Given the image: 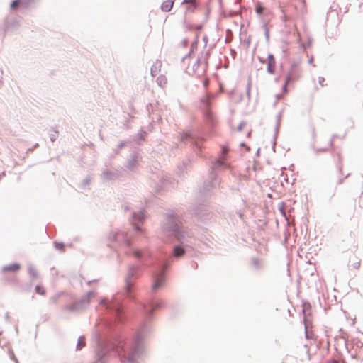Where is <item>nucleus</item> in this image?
Returning a JSON list of instances; mask_svg holds the SVG:
<instances>
[{
    "mask_svg": "<svg viewBox=\"0 0 363 363\" xmlns=\"http://www.w3.org/2000/svg\"><path fill=\"white\" fill-rule=\"evenodd\" d=\"M188 43H189V41H188V40H187V39H184V40H183V45H184V46H187V45H188Z\"/></svg>",
    "mask_w": 363,
    "mask_h": 363,
    "instance_id": "ea45409f",
    "label": "nucleus"
},
{
    "mask_svg": "<svg viewBox=\"0 0 363 363\" xmlns=\"http://www.w3.org/2000/svg\"><path fill=\"white\" fill-rule=\"evenodd\" d=\"M260 62L265 63L266 60H262L260 57H259ZM267 72L270 74H273L275 73L276 70V60L273 54L269 53L267 55Z\"/></svg>",
    "mask_w": 363,
    "mask_h": 363,
    "instance_id": "0eeeda50",
    "label": "nucleus"
},
{
    "mask_svg": "<svg viewBox=\"0 0 363 363\" xmlns=\"http://www.w3.org/2000/svg\"><path fill=\"white\" fill-rule=\"evenodd\" d=\"M252 267L255 270H261L264 267V262L262 260H261L257 257H252Z\"/></svg>",
    "mask_w": 363,
    "mask_h": 363,
    "instance_id": "ddd939ff",
    "label": "nucleus"
},
{
    "mask_svg": "<svg viewBox=\"0 0 363 363\" xmlns=\"http://www.w3.org/2000/svg\"><path fill=\"white\" fill-rule=\"evenodd\" d=\"M255 10L258 15H262L264 12V7L262 5H256Z\"/></svg>",
    "mask_w": 363,
    "mask_h": 363,
    "instance_id": "412c9836",
    "label": "nucleus"
},
{
    "mask_svg": "<svg viewBox=\"0 0 363 363\" xmlns=\"http://www.w3.org/2000/svg\"><path fill=\"white\" fill-rule=\"evenodd\" d=\"M275 81L277 82L279 81V78H278V77H277V78H276V79H275Z\"/></svg>",
    "mask_w": 363,
    "mask_h": 363,
    "instance_id": "6e6d98bb",
    "label": "nucleus"
},
{
    "mask_svg": "<svg viewBox=\"0 0 363 363\" xmlns=\"http://www.w3.org/2000/svg\"><path fill=\"white\" fill-rule=\"evenodd\" d=\"M177 184V182L171 177L167 174L162 175V178H160V191H168L172 189H174Z\"/></svg>",
    "mask_w": 363,
    "mask_h": 363,
    "instance_id": "423d86ee",
    "label": "nucleus"
},
{
    "mask_svg": "<svg viewBox=\"0 0 363 363\" xmlns=\"http://www.w3.org/2000/svg\"><path fill=\"white\" fill-rule=\"evenodd\" d=\"M313 62V57H311L309 60H308V64H312Z\"/></svg>",
    "mask_w": 363,
    "mask_h": 363,
    "instance_id": "79ce46f5",
    "label": "nucleus"
},
{
    "mask_svg": "<svg viewBox=\"0 0 363 363\" xmlns=\"http://www.w3.org/2000/svg\"><path fill=\"white\" fill-rule=\"evenodd\" d=\"M259 152H260V148H258L257 152H256V156L257 157H259Z\"/></svg>",
    "mask_w": 363,
    "mask_h": 363,
    "instance_id": "c03bdc74",
    "label": "nucleus"
},
{
    "mask_svg": "<svg viewBox=\"0 0 363 363\" xmlns=\"http://www.w3.org/2000/svg\"><path fill=\"white\" fill-rule=\"evenodd\" d=\"M240 214V217L242 218V213H239Z\"/></svg>",
    "mask_w": 363,
    "mask_h": 363,
    "instance_id": "5fc2aeb1",
    "label": "nucleus"
},
{
    "mask_svg": "<svg viewBox=\"0 0 363 363\" xmlns=\"http://www.w3.org/2000/svg\"><path fill=\"white\" fill-rule=\"evenodd\" d=\"M20 268H21L20 264L15 263V264H11L4 266L3 267V271L4 272H18L20 269Z\"/></svg>",
    "mask_w": 363,
    "mask_h": 363,
    "instance_id": "4468645a",
    "label": "nucleus"
},
{
    "mask_svg": "<svg viewBox=\"0 0 363 363\" xmlns=\"http://www.w3.org/2000/svg\"><path fill=\"white\" fill-rule=\"evenodd\" d=\"M201 106H203V108H205L206 109V117H208L209 119H211L212 116H211V113L209 110V107L211 105L210 99L208 97L201 99Z\"/></svg>",
    "mask_w": 363,
    "mask_h": 363,
    "instance_id": "1a4fd4ad",
    "label": "nucleus"
},
{
    "mask_svg": "<svg viewBox=\"0 0 363 363\" xmlns=\"http://www.w3.org/2000/svg\"><path fill=\"white\" fill-rule=\"evenodd\" d=\"M209 56H210V53H209V52H207L206 53V57L204 58V63H205L206 67L208 66V58L209 57Z\"/></svg>",
    "mask_w": 363,
    "mask_h": 363,
    "instance_id": "2f4dec72",
    "label": "nucleus"
},
{
    "mask_svg": "<svg viewBox=\"0 0 363 363\" xmlns=\"http://www.w3.org/2000/svg\"><path fill=\"white\" fill-rule=\"evenodd\" d=\"M305 337L307 340H311L313 338V333H310L308 330H305Z\"/></svg>",
    "mask_w": 363,
    "mask_h": 363,
    "instance_id": "bb28decb",
    "label": "nucleus"
},
{
    "mask_svg": "<svg viewBox=\"0 0 363 363\" xmlns=\"http://www.w3.org/2000/svg\"><path fill=\"white\" fill-rule=\"evenodd\" d=\"M289 84H292L291 82H287L286 81V78H285V81H284V83L282 86V91L284 93H287L288 92V89H287V85Z\"/></svg>",
    "mask_w": 363,
    "mask_h": 363,
    "instance_id": "4be33fe9",
    "label": "nucleus"
},
{
    "mask_svg": "<svg viewBox=\"0 0 363 363\" xmlns=\"http://www.w3.org/2000/svg\"><path fill=\"white\" fill-rule=\"evenodd\" d=\"M242 99V94H240V101H241Z\"/></svg>",
    "mask_w": 363,
    "mask_h": 363,
    "instance_id": "864d4df0",
    "label": "nucleus"
},
{
    "mask_svg": "<svg viewBox=\"0 0 363 363\" xmlns=\"http://www.w3.org/2000/svg\"><path fill=\"white\" fill-rule=\"evenodd\" d=\"M311 147L316 154H318L320 152H326L328 150V147L316 148L315 147L313 144L311 145Z\"/></svg>",
    "mask_w": 363,
    "mask_h": 363,
    "instance_id": "6ab92c4d",
    "label": "nucleus"
},
{
    "mask_svg": "<svg viewBox=\"0 0 363 363\" xmlns=\"http://www.w3.org/2000/svg\"><path fill=\"white\" fill-rule=\"evenodd\" d=\"M307 354H308V359H311V354H310V352H309V350H307Z\"/></svg>",
    "mask_w": 363,
    "mask_h": 363,
    "instance_id": "a18cd8bd",
    "label": "nucleus"
},
{
    "mask_svg": "<svg viewBox=\"0 0 363 363\" xmlns=\"http://www.w3.org/2000/svg\"><path fill=\"white\" fill-rule=\"evenodd\" d=\"M313 138L315 137V128H313Z\"/></svg>",
    "mask_w": 363,
    "mask_h": 363,
    "instance_id": "09e8293b",
    "label": "nucleus"
},
{
    "mask_svg": "<svg viewBox=\"0 0 363 363\" xmlns=\"http://www.w3.org/2000/svg\"><path fill=\"white\" fill-rule=\"evenodd\" d=\"M336 137H337V135H333L332 136V138H331V139H333V140H334V138H336Z\"/></svg>",
    "mask_w": 363,
    "mask_h": 363,
    "instance_id": "3c124183",
    "label": "nucleus"
},
{
    "mask_svg": "<svg viewBox=\"0 0 363 363\" xmlns=\"http://www.w3.org/2000/svg\"><path fill=\"white\" fill-rule=\"evenodd\" d=\"M263 28H264V35H265L266 40H267V41H269V28H268L267 22H264Z\"/></svg>",
    "mask_w": 363,
    "mask_h": 363,
    "instance_id": "dca6fc26",
    "label": "nucleus"
},
{
    "mask_svg": "<svg viewBox=\"0 0 363 363\" xmlns=\"http://www.w3.org/2000/svg\"><path fill=\"white\" fill-rule=\"evenodd\" d=\"M160 123H162V118L161 117L160 118Z\"/></svg>",
    "mask_w": 363,
    "mask_h": 363,
    "instance_id": "bf43d9fd",
    "label": "nucleus"
},
{
    "mask_svg": "<svg viewBox=\"0 0 363 363\" xmlns=\"http://www.w3.org/2000/svg\"><path fill=\"white\" fill-rule=\"evenodd\" d=\"M35 291H36V293H38L40 295H45V289L43 286H40V285L36 286Z\"/></svg>",
    "mask_w": 363,
    "mask_h": 363,
    "instance_id": "aec40b11",
    "label": "nucleus"
},
{
    "mask_svg": "<svg viewBox=\"0 0 363 363\" xmlns=\"http://www.w3.org/2000/svg\"><path fill=\"white\" fill-rule=\"evenodd\" d=\"M20 4V0H14L11 4V9H16L18 6Z\"/></svg>",
    "mask_w": 363,
    "mask_h": 363,
    "instance_id": "393cba45",
    "label": "nucleus"
},
{
    "mask_svg": "<svg viewBox=\"0 0 363 363\" xmlns=\"http://www.w3.org/2000/svg\"><path fill=\"white\" fill-rule=\"evenodd\" d=\"M329 145H330V147H333V139H331V140H330V142H329Z\"/></svg>",
    "mask_w": 363,
    "mask_h": 363,
    "instance_id": "37998d69",
    "label": "nucleus"
},
{
    "mask_svg": "<svg viewBox=\"0 0 363 363\" xmlns=\"http://www.w3.org/2000/svg\"><path fill=\"white\" fill-rule=\"evenodd\" d=\"M350 174H347L345 177L343 178H340L337 181V185H340L342 184L344 181H345V179H347L350 177Z\"/></svg>",
    "mask_w": 363,
    "mask_h": 363,
    "instance_id": "cd10ccee",
    "label": "nucleus"
},
{
    "mask_svg": "<svg viewBox=\"0 0 363 363\" xmlns=\"http://www.w3.org/2000/svg\"><path fill=\"white\" fill-rule=\"evenodd\" d=\"M245 125H246L245 121H241L240 123V124L238 125V128H237L238 130L242 131Z\"/></svg>",
    "mask_w": 363,
    "mask_h": 363,
    "instance_id": "c756f323",
    "label": "nucleus"
},
{
    "mask_svg": "<svg viewBox=\"0 0 363 363\" xmlns=\"http://www.w3.org/2000/svg\"><path fill=\"white\" fill-rule=\"evenodd\" d=\"M311 310V304L309 303L307 305H305L303 307L302 313L303 315V321L304 323L305 330H309V328H312V321L308 318V315L310 314V312L308 313V311Z\"/></svg>",
    "mask_w": 363,
    "mask_h": 363,
    "instance_id": "6e6552de",
    "label": "nucleus"
},
{
    "mask_svg": "<svg viewBox=\"0 0 363 363\" xmlns=\"http://www.w3.org/2000/svg\"><path fill=\"white\" fill-rule=\"evenodd\" d=\"M229 147L228 145H222L218 157L211 161V165L209 169V179L204 182L202 189L200 191L201 194L204 196H208L211 194L213 190L220 184L217 177L216 170L219 169H230V164L228 162V152Z\"/></svg>",
    "mask_w": 363,
    "mask_h": 363,
    "instance_id": "f03ea898",
    "label": "nucleus"
},
{
    "mask_svg": "<svg viewBox=\"0 0 363 363\" xmlns=\"http://www.w3.org/2000/svg\"><path fill=\"white\" fill-rule=\"evenodd\" d=\"M191 162L192 161L190 158H186V160H184L182 161V163L179 164L177 167L179 173H184L187 170L188 167L191 164Z\"/></svg>",
    "mask_w": 363,
    "mask_h": 363,
    "instance_id": "9b49d317",
    "label": "nucleus"
},
{
    "mask_svg": "<svg viewBox=\"0 0 363 363\" xmlns=\"http://www.w3.org/2000/svg\"><path fill=\"white\" fill-rule=\"evenodd\" d=\"M135 230H140V228H139V227L138 225L135 226Z\"/></svg>",
    "mask_w": 363,
    "mask_h": 363,
    "instance_id": "603ef678",
    "label": "nucleus"
},
{
    "mask_svg": "<svg viewBox=\"0 0 363 363\" xmlns=\"http://www.w3.org/2000/svg\"><path fill=\"white\" fill-rule=\"evenodd\" d=\"M244 43L246 45V47L248 48L250 45V38H248L247 39L245 40Z\"/></svg>",
    "mask_w": 363,
    "mask_h": 363,
    "instance_id": "c9c22d12",
    "label": "nucleus"
},
{
    "mask_svg": "<svg viewBox=\"0 0 363 363\" xmlns=\"http://www.w3.org/2000/svg\"><path fill=\"white\" fill-rule=\"evenodd\" d=\"M201 58L199 57L197 58L196 62L194 64L193 70L194 72L197 70L198 67H199V65L201 64Z\"/></svg>",
    "mask_w": 363,
    "mask_h": 363,
    "instance_id": "5701e85b",
    "label": "nucleus"
},
{
    "mask_svg": "<svg viewBox=\"0 0 363 363\" xmlns=\"http://www.w3.org/2000/svg\"><path fill=\"white\" fill-rule=\"evenodd\" d=\"M325 82V78L323 77H318V82L322 86H324L323 82Z\"/></svg>",
    "mask_w": 363,
    "mask_h": 363,
    "instance_id": "72a5a7b5",
    "label": "nucleus"
},
{
    "mask_svg": "<svg viewBox=\"0 0 363 363\" xmlns=\"http://www.w3.org/2000/svg\"><path fill=\"white\" fill-rule=\"evenodd\" d=\"M158 283H159V280H158V279H156V280H155V283H154V284H153V288H154V289H156V288H157Z\"/></svg>",
    "mask_w": 363,
    "mask_h": 363,
    "instance_id": "58836bf2",
    "label": "nucleus"
},
{
    "mask_svg": "<svg viewBox=\"0 0 363 363\" xmlns=\"http://www.w3.org/2000/svg\"><path fill=\"white\" fill-rule=\"evenodd\" d=\"M55 247L60 250L62 251L64 250V245L62 243H56Z\"/></svg>",
    "mask_w": 363,
    "mask_h": 363,
    "instance_id": "473e14b6",
    "label": "nucleus"
},
{
    "mask_svg": "<svg viewBox=\"0 0 363 363\" xmlns=\"http://www.w3.org/2000/svg\"><path fill=\"white\" fill-rule=\"evenodd\" d=\"M281 117H282V112L281 111V112H279L277 115V117H276L277 124H276V127H275V129H274V132H275L274 138V141H276L277 135H278V133H279V127H280V124H281ZM275 143L276 142H274L273 145H272V149L274 150L275 149Z\"/></svg>",
    "mask_w": 363,
    "mask_h": 363,
    "instance_id": "f8f14e48",
    "label": "nucleus"
},
{
    "mask_svg": "<svg viewBox=\"0 0 363 363\" xmlns=\"http://www.w3.org/2000/svg\"><path fill=\"white\" fill-rule=\"evenodd\" d=\"M240 146L241 147H245L247 150H250V147L248 145H247L244 142L240 143Z\"/></svg>",
    "mask_w": 363,
    "mask_h": 363,
    "instance_id": "4c0bfd02",
    "label": "nucleus"
},
{
    "mask_svg": "<svg viewBox=\"0 0 363 363\" xmlns=\"http://www.w3.org/2000/svg\"><path fill=\"white\" fill-rule=\"evenodd\" d=\"M160 308H161L162 307V301H160Z\"/></svg>",
    "mask_w": 363,
    "mask_h": 363,
    "instance_id": "13d9d810",
    "label": "nucleus"
},
{
    "mask_svg": "<svg viewBox=\"0 0 363 363\" xmlns=\"http://www.w3.org/2000/svg\"><path fill=\"white\" fill-rule=\"evenodd\" d=\"M353 267L355 269H359V267H360V262H357L354 263Z\"/></svg>",
    "mask_w": 363,
    "mask_h": 363,
    "instance_id": "e433bc0d",
    "label": "nucleus"
},
{
    "mask_svg": "<svg viewBox=\"0 0 363 363\" xmlns=\"http://www.w3.org/2000/svg\"><path fill=\"white\" fill-rule=\"evenodd\" d=\"M203 40L205 42V43L206 44L207 42H208V37L206 35H204L203 37Z\"/></svg>",
    "mask_w": 363,
    "mask_h": 363,
    "instance_id": "a19ab883",
    "label": "nucleus"
},
{
    "mask_svg": "<svg viewBox=\"0 0 363 363\" xmlns=\"http://www.w3.org/2000/svg\"><path fill=\"white\" fill-rule=\"evenodd\" d=\"M338 160H339V164L337 166L338 172L340 174H342V157L340 153H337Z\"/></svg>",
    "mask_w": 363,
    "mask_h": 363,
    "instance_id": "a211bd4d",
    "label": "nucleus"
},
{
    "mask_svg": "<svg viewBox=\"0 0 363 363\" xmlns=\"http://www.w3.org/2000/svg\"><path fill=\"white\" fill-rule=\"evenodd\" d=\"M143 218H144V216H143V213H140L138 215V218H137V219H138L139 221H142V220H143Z\"/></svg>",
    "mask_w": 363,
    "mask_h": 363,
    "instance_id": "f704fd0d",
    "label": "nucleus"
},
{
    "mask_svg": "<svg viewBox=\"0 0 363 363\" xmlns=\"http://www.w3.org/2000/svg\"><path fill=\"white\" fill-rule=\"evenodd\" d=\"M85 346V339L82 337H79L78 340V343L77 345V350H81L82 347Z\"/></svg>",
    "mask_w": 363,
    "mask_h": 363,
    "instance_id": "f3484780",
    "label": "nucleus"
},
{
    "mask_svg": "<svg viewBox=\"0 0 363 363\" xmlns=\"http://www.w3.org/2000/svg\"><path fill=\"white\" fill-rule=\"evenodd\" d=\"M135 257H139L140 256V252H135Z\"/></svg>",
    "mask_w": 363,
    "mask_h": 363,
    "instance_id": "49530a36",
    "label": "nucleus"
},
{
    "mask_svg": "<svg viewBox=\"0 0 363 363\" xmlns=\"http://www.w3.org/2000/svg\"><path fill=\"white\" fill-rule=\"evenodd\" d=\"M127 291H128V292H130V286L129 284H128V286H127Z\"/></svg>",
    "mask_w": 363,
    "mask_h": 363,
    "instance_id": "de8ad7c7",
    "label": "nucleus"
},
{
    "mask_svg": "<svg viewBox=\"0 0 363 363\" xmlns=\"http://www.w3.org/2000/svg\"><path fill=\"white\" fill-rule=\"evenodd\" d=\"M250 87H251V81L250 79L248 83H247V89H246V94H247V96L249 99H250Z\"/></svg>",
    "mask_w": 363,
    "mask_h": 363,
    "instance_id": "a878e982",
    "label": "nucleus"
},
{
    "mask_svg": "<svg viewBox=\"0 0 363 363\" xmlns=\"http://www.w3.org/2000/svg\"><path fill=\"white\" fill-rule=\"evenodd\" d=\"M311 43V40H308V44L310 45Z\"/></svg>",
    "mask_w": 363,
    "mask_h": 363,
    "instance_id": "4d7b16f0",
    "label": "nucleus"
},
{
    "mask_svg": "<svg viewBox=\"0 0 363 363\" xmlns=\"http://www.w3.org/2000/svg\"><path fill=\"white\" fill-rule=\"evenodd\" d=\"M184 25L189 30H191L194 28V26L193 25H191V24H189L186 23V19H184Z\"/></svg>",
    "mask_w": 363,
    "mask_h": 363,
    "instance_id": "c85d7f7f",
    "label": "nucleus"
},
{
    "mask_svg": "<svg viewBox=\"0 0 363 363\" xmlns=\"http://www.w3.org/2000/svg\"><path fill=\"white\" fill-rule=\"evenodd\" d=\"M250 134H251V130H250V131L247 133V137H250Z\"/></svg>",
    "mask_w": 363,
    "mask_h": 363,
    "instance_id": "8fccbe9b",
    "label": "nucleus"
},
{
    "mask_svg": "<svg viewBox=\"0 0 363 363\" xmlns=\"http://www.w3.org/2000/svg\"><path fill=\"white\" fill-rule=\"evenodd\" d=\"M300 63H301L300 59L294 60L291 62L290 69L285 77V78H286L287 82H291L292 83H294L300 78V73H301Z\"/></svg>",
    "mask_w": 363,
    "mask_h": 363,
    "instance_id": "20e7f679",
    "label": "nucleus"
},
{
    "mask_svg": "<svg viewBox=\"0 0 363 363\" xmlns=\"http://www.w3.org/2000/svg\"><path fill=\"white\" fill-rule=\"evenodd\" d=\"M198 35H196V39L191 43L190 51L188 54H186L183 58L182 60L184 61L186 58L189 57L192 53L194 52V51L197 49L198 45Z\"/></svg>",
    "mask_w": 363,
    "mask_h": 363,
    "instance_id": "2eb2a0df",
    "label": "nucleus"
},
{
    "mask_svg": "<svg viewBox=\"0 0 363 363\" xmlns=\"http://www.w3.org/2000/svg\"><path fill=\"white\" fill-rule=\"evenodd\" d=\"M167 83V79L164 75L160 74V87L162 86L163 84H166Z\"/></svg>",
    "mask_w": 363,
    "mask_h": 363,
    "instance_id": "b1692460",
    "label": "nucleus"
},
{
    "mask_svg": "<svg viewBox=\"0 0 363 363\" xmlns=\"http://www.w3.org/2000/svg\"><path fill=\"white\" fill-rule=\"evenodd\" d=\"M203 24H199V25H196V26H194V28L197 33H199L203 29Z\"/></svg>",
    "mask_w": 363,
    "mask_h": 363,
    "instance_id": "7c9ffc66",
    "label": "nucleus"
},
{
    "mask_svg": "<svg viewBox=\"0 0 363 363\" xmlns=\"http://www.w3.org/2000/svg\"><path fill=\"white\" fill-rule=\"evenodd\" d=\"M206 140L205 133L200 130H191L186 133H184L181 136V141H188L191 143L194 151L199 157H202L200 152L202 149V143Z\"/></svg>",
    "mask_w": 363,
    "mask_h": 363,
    "instance_id": "7ed1b4c3",
    "label": "nucleus"
},
{
    "mask_svg": "<svg viewBox=\"0 0 363 363\" xmlns=\"http://www.w3.org/2000/svg\"><path fill=\"white\" fill-rule=\"evenodd\" d=\"M175 0H166L160 5V10L164 12H169L172 10Z\"/></svg>",
    "mask_w": 363,
    "mask_h": 363,
    "instance_id": "9d476101",
    "label": "nucleus"
},
{
    "mask_svg": "<svg viewBox=\"0 0 363 363\" xmlns=\"http://www.w3.org/2000/svg\"><path fill=\"white\" fill-rule=\"evenodd\" d=\"M162 233L171 246V252H164L160 247V289L164 286L172 262L183 257L194 245L191 230L174 213H167Z\"/></svg>",
    "mask_w": 363,
    "mask_h": 363,
    "instance_id": "f257e3e1",
    "label": "nucleus"
},
{
    "mask_svg": "<svg viewBox=\"0 0 363 363\" xmlns=\"http://www.w3.org/2000/svg\"><path fill=\"white\" fill-rule=\"evenodd\" d=\"M195 214L197 218L203 223L212 219L213 213L208 206H199L195 209Z\"/></svg>",
    "mask_w": 363,
    "mask_h": 363,
    "instance_id": "39448f33",
    "label": "nucleus"
}]
</instances>
